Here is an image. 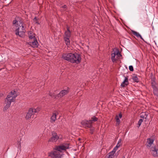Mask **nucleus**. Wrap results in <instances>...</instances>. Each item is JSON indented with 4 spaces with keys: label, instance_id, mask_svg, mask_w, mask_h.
Instances as JSON below:
<instances>
[{
    "label": "nucleus",
    "instance_id": "obj_10",
    "mask_svg": "<svg viewBox=\"0 0 158 158\" xmlns=\"http://www.w3.org/2000/svg\"><path fill=\"white\" fill-rule=\"evenodd\" d=\"M52 137L49 139V142H55L59 138V137L56 133L53 131L52 133Z\"/></svg>",
    "mask_w": 158,
    "mask_h": 158
},
{
    "label": "nucleus",
    "instance_id": "obj_42",
    "mask_svg": "<svg viewBox=\"0 0 158 158\" xmlns=\"http://www.w3.org/2000/svg\"><path fill=\"white\" fill-rule=\"evenodd\" d=\"M21 138L19 142H20V141L21 140ZM19 145H20V147L21 146L20 142V143H19Z\"/></svg>",
    "mask_w": 158,
    "mask_h": 158
},
{
    "label": "nucleus",
    "instance_id": "obj_30",
    "mask_svg": "<svg viewBox=\"0 0 158 158\" xmlns=\"http://www.w3.org/2000/svg\"><path fill=\"white\" fill-rule=\"evenodd\" d=\"M151 84H152V87L153 89H154V88H156V86L155 84V82H152L151 83Z\"/></svg>",
    "mask_w": 158,
    "mask_h": 158
},
{
    "label": "nucleus",
    "instance_id": "obj_40",
    "mask_svg": "<svg viewBox=\"0 0 158 158\" xmlns=\"http://www.w3.org/2000/svg\"><path fill=\"white\" fill-rule=\"evenodd\" d=\"M121 141H122L121 139H120L119 140L118 143H121Z\"/></svg>",
    "mask_w": 158,
    "mask_h": 158
},
{
    "label": "nucleus",
    "instance_id": "obj_11",
    "mask_svg": "<svg viewBox=\"0 0 158 158\" xmlns=\"http://www.w3.org/2000/svg\"><path fill=\"white\" fill-rule=\"evenodd\" d=\"M20 27H18L15 30V34L16 35H19V37H23L25 35V33L26 31H19Z\"/></svg>",
    "mask_w": 158,
    "mask_h": 158
},
{
    "label": "nucleus",
    "instance_id": "obj_39",
    "mask_svg": "<svg viewBox=\"0 0 158 158\" xmlns=\"http://www.w3.org/2000/svg\"><path fill=\"white\" fill-rule=\"evenodd\" d=\"M37 18L36 17H35V18H34L33 19V20L35 21H37Z\"/></svg>",
    "mask_w": 158,
    "mask_h": 158
},
{
    "label": "nucleus",
    "instance_id": "obj_29",
    "mask_svg": "<svg viewBox=\"0 0 158 158\" xmlns=\"http://www.w3.org/2000/svg\"><path fill=\"white\" fill-rule=\"evenodd\" d=\"M143 119H140L138 123V124L139 125V126L141 125L142 123L143 122Z\"/></svg>",
    "mask_w": 158,
    "mask_h": 158
},
{
    "label": "nucleus",
    "instance_id": "obj_6",
    "mask_svg": "<svg viewBox=\"0 0 158 158\" xmlns=\"http://www.w3.org/2000/svg\"><path fill=\"white\" fill-rule=\"evenodd\" d=\"M74 56H73V63L78 64L81 61V55L80 54L77 53H73Z\"/></svg>",
    "mask_w": 158,
    "mask_h": 158
},
{
    "label": "nucleus",
    "instance_id": "obj_9",
    "mask_svg": "<svg viewBox=\"0 0 158 158\" xmlns=\"http://www.w3.org/2000/svg\"><path fill=\"white\" fill-rule=\"evenodd\" d=\"M70 89L69 87H67L66 89H64L61 90L60 93L56 95V96L60 98L63 97L67 94L69 92Z\"/></svg>",
    "mask_w": 158,
    "mask_h": 158
},
{
    "label": "nucleus",
    "instance_id": "obj_13",
    "mask_svg": "<svg viewBox=\"0 0 158 158\" xmlns=\"http://www.w3.org/2000/svg\"><path fill=\"white\" fill-rule=\"evenodd\" d=\"M128 77H125V79L121 84V86L122 87H125L128 84Z\"/></svg>",
    "mask_w": 158,
    "mask_h": 158
},
{
    "label": "nucleus",
    "instance_id": "obj_26",
    "mask_svg": "<svg viewBox=\"0 0 158 158\" xmlns=\"http://www.w3.org/2000/svg\"><path fill=\"white\" fill-rule=\"evenodd\" d=\"M20 27V30L19 31H26L25 29V27L23 26V25H19L18 26V27Z\"/></svg>",
    "mask_w": 158,
    "mask_h": 158
},
{
    "label": "nucleus",
    "instance_id": "obj_8",
    "mask_svg": "<svg viewBox=\"0 0 158 158\" xmlns=\"http://www.w3.org/2000/svg\"><path fill=\"white\" fill-rule=\"evenodd\" d=\"M81 124L85 127L91 128L92 127V124L89 120H84L81 122Z\"/></svg>",
    "mask_w": 158,
    "mask_h": 158
},
{
    "label": "nucleus",
    "instance_id": "obj_36",
    "mask_svg": "<svg viewBox=\"0 0 158 158\" xmlns=\"http://www.w3.org/2000/svg\"><path fill=\"white\" fill-rule=\"evenodd\" d=\"M18 22V21L16 20H14L13 21V24H15L16 23Z\"/></svg>",
    "mask_w": 158,
    "mask_h": 158
},
{
    "label": "nucleus",
    "instance_id": "obj_28",
    "mask_svg": "<svg viewBox=\"0 0 158 158\" xmlns=\"http://www.w3.org/2000/svg\"><path fill=\"white\" fill-rule=\"evenodd\" d=\"M49 95L52 97H55V98H57L58 97V96H56V95H55L54 93H52L51 92H50L49 94Z\"/></svg>",
    "mask_w": 158,
    "mask_h": 158
},
{
    "label": "nucleus",
    "instance_id": "obj_16",
    "mask_svg": "<svg viewBox=\"0 0 158 158\" xmlns=\"http://www.w3.org/2000/svg\"><path fill=\"white\" fill-rule=\"evenodd\" d=\"M113 52H114L115 53L116 55H117L118 57H120L122 56V55L118 49L116 48H114L113 49Z\"/></svg>",
    "mask_w": 158,
    "mask_h": 158
},
{
    "label": "nucleus",
    "instance_id": "obj_20",
    "mask_svg": "<svg viewBox=\"0 0 158 158\" xmlns=\"http://www.w3.org/2000/svg\"><path fill=\"white\" fill-rule=\"evenodd\" d=\"M112 52H113L111 54V59L112 62H114L117 60V59L115 58V56H116L115 53L114 52L112 51Z\"/></svg>",
    "mask_w": 158,
    "mask_h": 158
},
{
    "label": "nucleus",
    "instance_id": "obj_41",
    "mask_svg": "<svg viewBox=\"0 0 158 158\" xmlns=\"http://www.w3.org/2000/svg\"><path fill=\"white\" fill-rule=\"evenodd\" d=\"M67 6L66 5H64L63 6V7L64 8H66V7Z\"/></svg>",
    "mask_w": 158,
    "mask_h": 158
},
{
    "label": "nucleus",
    "instance_id": "obj_19",
    "mask_svg": "<svg viewBox=\"0 0 158 158\" xmlns=\"http://www.w3.org/2000/svg\"><path fill=\"white\" fill-rule=\"evenodd\" d=\"M132 79L133 81L135 82L138 83L139 82V80L136 75L134 74L132 77Z\"/></svg>",
    "mask_w": 158,
    "mask_h": 158
},
{
    "label": "nucleus",
    "instance_id": "obj_21",
    "mask_svg": "<svg viewBox=\"0 0 158 158\" xmlns=\"http://www.w3.org/2000/svg\"><path fill=\"white\" fill-rule=\"evenodd\" d=\"M89 120L91 121V123L92 124L93 122L97 121L98 120V118L95 116H93L91 118V119Z\"/></svg>",
    "mask_w": 158,
    "mask_h": 158
},
{
    "label": "nucleus",
    "instance_id": "obj_35",
    "mask_svg": "<svg viewBox=\"0 0 158 158\" xmlns=\"http://www.w3.org/2000/svg\"><path fill=\"white\" fill-rule=\"evenodd\" d=\"M66 28H67V31H70L69 30V27L68 26H66Z\"/></svg>",
    "mask_w": 158,
    "mask_h": 158
},
{
    "label": "nucleus",
    "instance_id": "obj_34",
    "mask_svg": "<svg viewBox=\"0 0 158 158\" xmlns=\"http://www.w3.org/2000/svg\"><path fill=\"white\" fill-rule=\"evenodd\" d=\"M129 69L131 71H134V69L132 65H130L129 66Z\"/></svg>",
    "mask_w": 158,
    "mask_h": 158
},
{
    "label": "nucleus",
    "instance_id": "obj_4",
    "mask_svg": "<svg viewBox=\"0 0 158 158\" xmlns=\"http://www.w3.org/2000/svg\"><path fill=\"white\" fill-rule=\"evenodd\" d=\"M63 154L57 151L54 150L49 154V156L52 158H61Z\"/></svg>",
    "mask_w": 158,
    "mask_h": 158
},
{
    "label": "nucleus",
    "instance_id": "obj_14",
    "mask_svg": "<svg viewBox=\"0 0 158 158\" xmlns=\"http://www.w3.org/2000/svg\"><path fill=\"white\" fill-rule=\"evenodd\" d=\"M147 140V143H148V144L146 146L148 148H150L153 143L154 140L149 138Z\"/></svg>",
    "mask_w": 158,
    "mask_h": 158
},
{
    "label": "nucleus",
    "instance_id": "obj_1",
    "mask_svg": "<svg viewBox=\"0 0 158 158\" xmlns=\"http://www.w3.org/2000/svg\"><path fill=\"white\" fill-rule=\"evenodd\" d=\"M16 92L15 90L11 91L7 95L5 100V106L3 109L4 111H6L10 107L11 103L14 102L17 97Z\"/></svg>",
    "mask_w": 158,
    "mask_h": 158
},
{
    "label": "nucleus",
    "instance_id": "obj_18",
    "mask_svg": "<svg viewBox=\"0 0 158 158\" xmlns=\"http://www.w3.org/2000/svg\"><path fill=\"white\" fill-rule=\"evenodd\" d=\"M148 115V113L146 112H143L141 113L140 117L143 119L146 118Z\"/></svg>",
    "mask_w": 158,
    "mask_h": 158
},
{
    "label": "nucleus",
    "instance_id": "obj_17",
    "mask_svg": "<svg viewBox=\"0 0 158 158\" xmlns=\"http://www.w3.org/2000/svg\"><path fill=\"white\" fill-rule=\"evenodd\" d=\"M56 114L53 113L52 116L51 118V122L52 123H54L56 119Z\"/></svg>",
    "mask_w": 158,
    "mask_h": 158
},
{
    "label": "nucleus",
    "instance_id": "obj_32",
    "mask_svg": "<svg viewBox=\"0 0 158 158\" xmlns=\"http://www.w3.org/2000/svg\"><path fill=\"white\" fill-rule=\"evenodd\" d=\"M94 127H91L90 129V133L91 134H93L94 133Z\"/></svg>",
    "mask_w": 158,
    "mask_h": 158
},
{
    "label": "nucleus",
    "instance_id": "obj_27",
    "mask_svg": "<svg viewBox=\"0 0 158 158\" xmlns=\"http://www.w3.org/2000/svg\"><path fill=\"white\" fill-rule=\"evenodd\" d=\"M18 22H19L20 23L19 25H21L22 24L23 25L24 23L23 20H22L20 17H18Z\"/></svg>",
    "mask_w": 158,
    "mask_h": 158
},
{
    "label": "nucleus",
    "instance_id": "obj_25",
    "mask_svg": "<svg viewBox=\"0 0 158 158\" xmlns=\"http://www.w3.org/2000/svg\"><path fill=\"white\" fill-rule=\"evenodd\" d=\"M118 147L116 146L114 148L113 150L109 153V154H110L114 155L116 151L118 149Z\"/></svg>",
    "mask_w": 158,
    "mask_h": 158
},
{
    "label": "nucleus",
    "instance_id": "obj_22",
    "mask_svg": "<svg viewBox=\"0 0 158 158\" xmlns=\"http://www.w3.org/2000/svg\"><path fill=\"white\" fill-rule=\"evenodd\" d=\"M70 31H65L64 32V37L70 38L71 36Z\"/></svg>",
    "mask_w": 158,
    "mask_h": 158
},
{
    "label": "nucleus",
    "instance_id": "obj_23",
    "mask_svg": "<svg viewBox=\"0 0 158 158\" xmlns=\"http://www.w3.org/2000/svg\"><path fill=\"white\" fill-rule=\"evenodd\" d=\"M69 38H70L64 37L65 44L67 45H69L70 44Z\"/></svg>",
    "mask_w": 158,
    "mask_h": 158
},
{
    "label": "nucleus",
    "instance_id": "obj_45",
    "mask_svg": "<svg viewBox=\"0 0 158 158\" xmlns=\"http://www.w3.org/2000/svg\"><path fill=\"white\" fill-rule=\"evenodd\" d=\"M18 143H19V141H18Z\"/></svg>",
    "mask_w": 158,
    "mask_h": 158
},
{
    "label": "nucleus",
    "instance_id": "obj_3",
    "mask_svg": "<svg viewBox=\"0 0 158 158\" xmlns=\"http://www.w3.org/2000/svg\"><path fill=\"white\" fill-rule=\"evenodd\" d=\"M73 53H63L61 58L64 60H67L73 63Z\"/></svg>",
    "mask_w": 158,
    "mask_h": 158
},
{
    "label": "nucleus",
    "instance_id": "obj_37",
    "mask_svg": "<svg viewBox=\"0 0 158 158\" xmlns=\"http://www.w3.org/2000/svg\"><path fill=\"white\" fill-rule=\"evenodd\" d=\"M121 145H122V143H118L116 145V146H117L119 148V147H120L121 146Z\"/></svg>",
    "mask_w": 158,
    "mask_h": 158
},
{
    "label": "nucleus",
    "instance_id": "obj_24",
    "mask_svg": "<svg viewBox=\"0 0 158 158\" xmlns=\"http://www.w3.org/2000/svg\"><path fill=\"white\" fill-rule=\"evenodd\" d=\"M153 93L157 97L158 96V89L157 87L153 89Z\"/></svg>",
    "mask_w": 158,
    "mask_h": 158
},
{
    "label": "nucleus",
    "instance_id": "obj_7",
    "mask_svg": "<svg viewBox=\"0 0 158 158\" xmlns=\"http://www.w3.org/2000/svg\"><path fill=\"white\" fill-rule=\"evenodd\" d=\"M158 151V146L156 145L154 147H152L151 148L150 151L152 156L154 157H157L158 156L157 151Z\"/></svg>",
    "mask_w": 158,
    "mask_h": 158
},
{
    "label": "nucleus",
    "instance_id": "obj_2",
    "mask_svg": "<svg viewBox=\"0 0 158 158\" xmlns=\"http://www.w3.org/2000/svg\"><path fill=\"white\" fill-rule=\"evenodd\" d=\"M69 144H62L60 145L56 146L55 147L54 150H56L59 152H61L63 151H65L67 149H69Z\"/></svg>",
    "mask_w": 158,
    "mask_h": 158
},
{
    "label": "nucleus",
    "instance_id": "obj_33",
    "mask_svg": "<svg viewBox=\"0 0 158 158\" xmlns=\"http://www.w3.org/2000/svg\"><path fill=\"white\" fill-rule=\"evenodd\" d=\"M29 38L30 39H33V40H34V39H36L35 36H33V35H29Z\"/></svg>",
    "mask_w": 158,
    "mask_h": 158
},
{
    "label": "nucleus",
    "instance_id": "obj_31",
    "mask_svg": "<svg viewBox=\"0 0 158 158\" xmlns=\"http://www.w3.org/2000/svg\"><path fill=\"white\" fill-rule=\"evenodd\" d=\"M116 123H118V124H119L120 123V120L119 119L118 117V116L117 115H116Z\"/></svg>",
    "mask_w": 158,
    "mask_h": 158
},
{
    "label": "nucleus",
    "instance_id": "obj_44",
    "mask_svg": "<svg viewBox=\"0 0 158 158\" xmlns=\"http://www.w3.org/2000/svg\"><path fill=\"white\" fill-rule=\"evenodd\" d=\"M122 158H125L124 156Z\"/></svg>",
    "mask_w": 158,
    "mask_h": 158
},
{
    "label": "nucleus",
    "instance_id": "obj_5",
    "mask_svg": "<svg viewBox=\"0 0 158 158\" xmlns=\"http://www.w3.org/2000/svg\"><path fill=\"white\" fill-rule=\"evenodd\" d=\"M37 112L36 110L34 108H29L28 112L27 113L25 118L27 120L29 119L32 115L34 114Z\"/></svg>",
    "mask_w": 158,
    "mask_h": 158
},
{
    "label": "nucleus",
    "instance_id": "obj_38",
    "mask_svg": "<svg viewBox=\"0 0 158 158\" xmlns=\"http://www.w3.org/2000/svg\"><path fill=\"white\" fill-rule=\"evenodd\" d=\"M118 116L120 118H121L122 117V115L121 113H120L119 114Z\"/></svg>",
    "mask_w": 158,
    "mask_h": 158
},
{
    "label": "nucleus",
    "instance_id": "obj_43",
    "mask_svg": "<svg viewBox=\"0 0 158 158\" xmlns=\"http://www.w3.org/2000/svg\"><path fill=\"white\" fill-rule=\"evenodd\" d=\"M35 23H36V24H39V23L37 21H36L35 22Z\"/></svg>",
    "mask_w": 158,
    "mask_h": 158
},
{
    "label": "nucleus",
    "instance_id": "obj_12",
    "mask_svg": "<svg viewBox=\"0 0 158 158\" xmlns=\"http://www.w3.org/2000/svg\"><path fill=\"white\" fill-rule=\"evenodd\" d=\"M27 45H30L31 47L35 48L37 47L38 44L36 39H34L33 41L31 42H27Z\"/></svg>",
    "mask_w": 158,
    "mask_h": 158
},
{
    "label": "nucleus",
    "instance_id": "obj_15",
    "mask_svg": "<svg viewBox=\"0 0 158 158\" xmlns=\"http://www.w3.org/2000/svg\"><path fill=\"white\" fill-rule=\"evenodd\" d=\"M131 32H132V33L134 35H135L137 37L140 38L142 40H143L145 42L143 39L142 37V36L140 34H139V33L137 32H136L135 31H133V30H132Z\"/></svg>",
    "mask_w": 158,
    "mask_h": 158
}]
</instances>
